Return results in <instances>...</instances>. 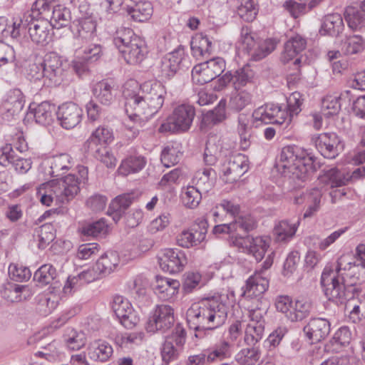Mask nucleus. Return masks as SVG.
<instances>
[{
    "label": "nucleus",
    "mask_w": 365,
    "mask_h": 365,
    "mask_svg": "<svg viewBox=\"0 0 365 365\" xmlns=\"http://www.w3.org/2000/svg\"><path fill=\"white\" fill-rule=\"evenodd\" d=\"M74 165L73 158L68 153H61L44 160L39 168L45 177L58 178L41 184L36 189V197L41 203L51 206L61 205L73 200L80 191V186L88 180V169L78 167V174L63 176Z\"/></svg>",
    "instance_id": "nucleus-1"
},
{
    "label": "nucleus",
    "mask_w": 365,
    "mask_h": 365,
    "mask_svg": "<svg viewBox=\"0 0 365 365\" xmlns=\"http://www.w3.org/2000/svg\"><path fill=\"white\" fill-rule=\"evenodd\" d=\"M167 92L158 81H146L139 85L130 80L123 86L125 111L129 120L124 125L126 135L135 138L139 134V128L156 115L163 106Z\"/></svg>",
    "instance_id": "nucleus-2"
},
{
    "label": "nucleus",
    "mask_w": 365,
    "mask_h": 365,
    "mask_svg": "<svg viewBox=\"0 0 365 365\" xmlns=\"http://www.w3.org/2000/svg\"><path fill=\"white\" fill-rule=\"evenodd\" d=\"M230 300L228 294L207 297L193 303L187 310V321L190 328L200 336L201 331H212L222 326L227 318Z\"/></svg>",
    "instance_id": "nucleus-3"
},
{
    "label": "nucleus",
    "mask_w": 365,
    "mask_h": 365,
    "mask_svg": "<svg viewBox=\"0 0 365 365\" xmlns=\"http://www.w3.org/2000/svg\"><path fill=\"white\" fill-rule=\"evenodd\" d=\"M193 57L197 60H205L192 70V79L195 83L203 85L211 82L225 71V61L220 57L207 59L213 51L212 42L207 36L198 35L190 42Z\"/></svg>",
    "instance_id": "nucleus-4"
},
{
    "label": "nucleus",
    "mask_w": 365,
    "mask_h": 365,
    "mask_svg": "<svg viewBox=\"0 0 365 365\" xmlns=\"http://www.w3.org/2000/svg\"><path fill=\"white\" fill-rule=\"evenodd\" d=\"M314 161V155L308 150L291 145L282 148L277 167L284 177L304 181L316 170Z\"/></svg>",
    "instance_id": "nucleus-5"
},
{
    "label": "nucleus",
    "mask_w": 365,
    "mask_h": 365,
    "mask_svg": "<svg viewBox=\"0 0 365 365\" xmlns=\"http://www.w3.org/2000/svg\"><path fill=\"white\" fill-rule=\"evenodd\" d=\"M303 99L299 92L292 93L287 100V106L267 103L255 109L252 118L255 122L264 124L289 125L292 118L301 111Z\"/></svg>",
    "instance_id": "nucleus-6"
},
{
    "label": "nucleus",
    "mask_w": 365,
    "mask_h": 365,
    "mask_svg": "<svg viewBox=\"0 0 365 365\" xmlns=\"http://www.w3.org/2000/svg\"><path fill=\"white\" fill-rule=\"evenodd\" d=\"M357 267L355 259L350 256H340L336 263L325 266L321 276V285L327 298L341 299L344 296L345 274L346 271Z\"/></svg>",
    "instance_id": "nucleus-7"
},
{
    "label": "nucleus",
    "mask_w": 365,
    "mask_h": 365,
    "mask_svg": "<svg viewBox=\"0 0 365 365\" xmlns=\"http://www.w3.org/2000/svg\"><path fill=\"white\" fill-rule=\"evenodd\" d=\"M113 41L128 64L140 63L148 53L145 42L129 28L118 29Z\"/></svg>",
    "instance_id": "nucleus-8"
},
{
    "label": "nucleus",
    "mask_w": 365,
    "mask_h": 365,
    "mask_svg": "<svg viewBox=\"0 0 365 365\" xmlns=\"http://www.w3.org/2000/svg\"><path fill=\"white\" fill-rule=\"evenodd\" d=\"M100 6L108 14L117 12L118 9L122 7L130 18L137 22L148 21L153 11L150 1L138 0H101Z\"/></svg>",
    "instance_id": "nucleus-9"
},
{
    "label": "nucleus",
    "mask_w": 365,
    "mask_h": 365,
    "mask_svg": "<svg viewBox=\"0 0 365 365\" xmlns=\"http://www.w3.org/2000/svg\"><path fill=\"white\" fill-rule=\"evenodd\" d=\"M195 116V108L193 106L188 103L179 104L173 108L166 122L160 125L158 130L160 133H185L190 129Z\"/></svg>",
    "instance_id": "nucleus-10"
},
{
    "label": "nucleus",
    "mask_w": 365,
    "mask_h": 365,
    "mask_svg": "<svg viewBox=\"0 0 365 365\" xmlns=\"http://www.w3.org/2000/svg\"><path fill=\"white\" fill-rule=\"evenodd\" d=\"M240 42L242 49L255 61L264 58L272 52L278 43L275 38H267L257 43L248 26L241 29Z\"/></svg>",
    "instance_id": "nucleus-11"
},
{
    "label": "nucleus",
    "mask_w": 365,
    "mask_h": 365,
    "mask_svg": "<svg viewBox=\"0 0 365 365\" xmlns=\"http://www.w3.org/2000/svg\"><path fill=\"white\" fill-rule=\"evenodd\" d=\"M190 66V57L185 53L184 47L180 46L161 59L158 76L162 79H170L180 69H187Z\"/></svg>",
    "instance_id": "nucleus-12"
},
{
    "label": "nucleus",
    "mask_w": 365,
    "mask_h": 365,
    "mask_svg": "<svg viewBox=\"0 0 365 365\" xmlns=\"http://www.w3.org/2000/svg\"><path fill=\"white\" fill-rule=\"evenodd\" d=\"M50 24L47 20L36 19L31 15H24L18 24V29L28 31L31 41L41 46H45L51 39Z\"/></svg>",
    "instance_id": "nucleus-13"
},
{
    "label": "nucleus",
    "mask_w": 365,
    "mask_h": 365,
    "mask_svg": "<svg viewBox=\"0 0 365 365\" xmlns=\"http://www.w3.org/2000/svg\"><path fill=\"white\" fill-rule=\"evenodd\" d=\"M208 223L204 218H199L188 229L183 230L176 237L178 245L184 248L197 247L205 242Z\"/></svg>",
    "instance_id": "nucleus-14"
},
{
    "label": "nucleus",
    "mask_w": 365,
    "mask_h": 365,
    "mask_svg": "<svg viewBox=\"0 0 365 365\" xmlns=\"http://www.w3.org/2000/svg\"><path fill=\"white\" fill-rule=\"evenodd\" d=\"M25 98L19 88L9 91L3 97L0 105V115L6 121L14 119L23 110Z\"/></svg>",
    "instance_id": "nucleus-15"
},
{
    "label": "nucleus",
    "mask_w": 365,
    "mask_h": 365,
    "mask_svg": "<svg viewBox=\"0 0 365 365\" xmlns=\"http://www.w3.org/2000/svg\"><path fill=\"white\" fill-rule=\"evenodd\" d=\"M174 322L173 309L166 304L158 305L147 322L146 330L153 333L157 331L164 333L173 327Z\"/></svg>",
    "instance_id": "nucleus-16"
},
{
    "label": "nucleus",
    "mask_w": 365,
    "mask_h": 365,
    "mask_svg": "<svg viewBox=\"0 0 365 365\" xmlns=\"http://www.w3.org/2000/svg\"><path fill=\"white\" fill-rule=\"evenodd\" d=\"M42 63L46 73V79L50 81V86L60 85L63 80L68 62L58 53L50 52L46 54Z\"/></svg>",
    "instance_id": "nucleus-17"
},
{
    "label": "nucleus",
    "mask_w": 365,
    "mask_h": 365,
    "mask_svg": "<svg viewBox=\"0 0 365 365\" xmlns=\"http://www.w3.org/2000/svg\"><path fill=\"white\" fill-rule=\"evenodd\" d=\"M112 309L120 322L126 329H132L140 321L130 302L121 295H115L111 303Z\"/></svg>",
    "instance_id": "nucleus-18"
},
{
    "label": "nucleus",
    "mask_w": 365,
    "mask_h": 365,
    "mask_svg": "<svg viewBox=\"0 0 365 365\" xmlns=\"http://www.w3.org/2000/svg\"><path fill=\"white\" fill-rule=\"evenodd\" d=\"M255 227V222L250 215H245L234 220L228 224L215 225L212 230L214 234H230L232 237L243 238L244 235L252 230Z\"/></svg>",
    "instance_id": "nucleus-19"
},
{
    "label": "nucleus",
    "mask_w": 365,
    "mask_h": 365,
    "mask_svg": "<svg viewBox=\"0 0 365 365\" xmlns=\"http://www.w3.org/2000/svg\"><path fill=\"white\" fill-rule=\"evenodd\" d=\"M83 112L76 103L69 101L58 107L57 120L62 128L70 130L77 126L82 120Z\"/></svg>",
    "instance_id": "nucleus-20"
},
{
    "label": "nucleus",
    "mask_w": 365,
    "mask_h": 365,
    "mask_svg": "<svg viewBox=\"0 0 365 365\" xmlns=\"http://www.w3.org/2000/svg\"><path fill=\"white\" fill-rule=\"evenodd\" d=\"M97 22L91 16L73 21L71 30L73 34L74 40L78 44L92 42L97 37Z\"/></svg>",
    "instance_id": "nucleus-21"
},
{
    "label": "nucleus",
    "mask_w": 365,
    "mask_h": 365,
    "mask_svg": "<svg viewBox=\"0 0 365 365\" xmlns=\"http://www.w3.org/2000/svg\"><path fill=\"white\" fill-rule=\"evenodd\" d=\"M158 262L163 271L175 274L183 269L187 264V259L182 251L169 248L163 250L158 257Z\"/></svg>",
    "instance_id": "nucleus-22"
},
{
    "label": "nucleus",
    "mask_w": 365,
    "mask_h": 365,
    "mask_svg": "<svg viewBox=\"0 0 365 365\" xmlns=\"http://www.w3.org/2000/svg\"><path fill=\"white\" fill-rule=\"evenodd\" d=\"M265 269L256 271L251 275L242 287V295L248 297H258L264 294L269 288V279L267 269L270 265L267 262H264Z\"/></svg>",
    "instance_id": "nucleus-23"
},
{
    "label": "nucleus",
    "mask_w": 365,
    "mask_h": 365,
    "mask_svg": "<svg viewBox=\"0 0 365 365\" xmlns=\"http://www.w3.org/2000/svg\"><path fill=\"white\" fill-rule=\"evenodd\" d=\"M316 148L326 158L334 159L342 148L339 137L334 133H323L314 140Z\"/></svg>",
    "instance_id": "nucleus-24"
},
{
    "label": "nucleus",
    "mask_w": 365,
    "mask_h": 365,
    "mask_svg": "<svg viewBox=\"0 0 365 365\" xmlns=\"http://www.w3.org/2000/svg\"><path fill=\"white\" fill-rule=\"evenodd\" d=\"M180 283L177 279L157 275L153 284L154 293L162 301L174 302L177 297Z\"/></svg>",
    "instance_id": "nucleus-25"
},
{
    "label": "nucleus",
    "mask_w": 365,
    "mask_h": 365,
    "mask_svg": "<svg viewBox=\"0 0 365 365\" xmlns=\"http://www.w3.org/2000/svg\"><path fill=\"white\" fill-rule=\"evenodd\" d=\"M331 324L325 318L317 317L311 319L304 327L303 332L312 343L324 340L330 333Z\"/></svg>",
    "instance_id": "nucleus-26"
},
{
    "label": "nucleus",
    "mask_w": 365,
    "mask_h": 365,
    "mask_svg": "<svg viewBox=\"0 0 365 365\" xmlns=\"http://www.w3.org/2000/svg\"><path fill=\"white\" fill-rule=\"evenodd\" d=\"M307 39L300 34H294L284 43V51L281 56V61L284 63L294 59V64L297 66L301 62V58L297 57L307 47Z\"/></svg>",
    "instance_id": "nucleus-27"
},
{
    "label": "nucleus",
    "mask_w": 365,
    "mask_h": 365,
    "mask_svg": "<svg viewBox=\"0 0 365 365\" xmlns=\"http://www.w3.org/2000/svg\"><path fill=\"white\" fill-rule=\"evenodd\" d=\"M33 292L28 285L8 283L0 287V295L8 302L17 303L28 300L33 296Z\"/></svg>",
    "instance_id": "nucleus-28"
},
{
    "label": "nucleus",
    "mask_w": 365,
    "mask_h": 365,
    "mask_svg": "<svg viewBox=\"0 0 365 365\" xmlns=\"http://www.w3.org/2000/svg\"><path fill=\"white\" fill-rule=\"evenodd\" d=\"M322 197V190L314 187L307 190L306 192L297 195L294 197V202L298 205L305 204L307 208L304 213V217H310L319 210Z\"/></svg>",
    "instance_id": "nucleus-29"
},
{
    "label": "nucleus",
    "mask_w": 365,
    "mask_h": 365,
    "mask_svg": "<svg viewBox=\"0 0 365 365\" xmlns=\"http://www.w3.org/2000/svg\"><path fill=\"white\" fill-rule=\"evenodd\" d=\"M114 139L113 130L106 126H99L90 135L86 141L84 147L87 151L99 149L100 147H106Z\"/></svg>",
    "instance_id": "nucleus-30"
},
{
    "label": "nucleus",
    "mask_w": 365,
    "mask_h": 365,
    "mask_svg": "<svg viewBox=\"0 0 365 365\" xmlns=\"http://www.w3.org/2000/svg\"><path fill=\"white\" fill-rule=\"evenodd\" d=\"M114 86L107 81H101L93 85L92 93L96 100L101 105L109 106L115 98Z\"/></svg>",
    "instance_id": "nucleus-31"
},
{
    "label": "nucleus",
    "mask_w": 365,
    "mask_h": 365,
    "mask_svg": "<svg viewBox=\"0 0 365 365\" xmlns=\"http://www.w3.org/2000/svg\"><path fill=\"white\" fill-rule=\"evenodd\" d=\"M113 349L106 341L97 340L92 342L88 348V355L91 360L97 362H106L112 356Z\"/></svg>",
    "instance_id": "nucleus-32"
},
{
    "label": "nucleus",
    "mask_w": 365,
    "mask_h": 365,
    "mask_svg": "<svg viewBox=\"0 0 365 365\" xmlns=\"http://www.w3.org/2000/svg\"><path fill=\"white\" fill-rule=\"evenodd\" d=\"M146 159L140 154L130 152L129 155L122 160L118 172L120 175H128L142 170L146 165Z\"/></svg>",
    "instance_id": "nucleus-33"
},
{
    "label": "nucleus",
    "mask_w": 365,
    "mask_h": 365,
    "mask_svg": "<svg viewBox=\"0 0 365 365\" xmlns=\"http://www.w3.org/2000/svg\"><path fill=\"white\" fill-rule=\"evenodd\" d=\"M342 17L339 14H330L324 17L319 33L323 36H337L344 30Z\"/></svg>",
    "instance_id": "nucleus-34"
},
{
    "label": "nucleus",
    "mask_w": 365,
    "mask_h": 365,
    "mask_svg": "<svg viewBox=\"0 0 365 365\" xmlns=\"http://www.w3.org/2000/svg\"><path fill=\"white\" fill-rule=\"evenodd\" d=\"M56 108L48 101H43L34 108V117L36 123L41 125H50L56 115Z\"/></svg>",
    "instance_id": "nucleus-35"
},
{
    "label": "nucleus",
    "mask_w": 365,
    "mask_h": 365,
    "mask_svg": "<svg viewBox=\"0 0 365 365\" xmlns=\"http://www.w3.org/2000/svg\"><path fill=\"white\" fill-rule=\"evenodd\" d=\"M50 25L57 29L69 25L71 20L70 8L58 4L52 7V13L50 16Z\"/></svg>",
    "instance_id": "nucleus-36"
},
{
    "label": "nucleus",
    "mask_w": 365,
    "mask_h": 365,
    "mask_svg": "<svg viewBox=\"0 0 365 365\" xmlns=\"http://www.w3.org/2000/svg\"><path fill=\"white\" fill-rule=\"evenodd\" d=\"M245 246L248 252L257 261H260L269 247V242L267 238L262 237H247L244 240Z\"/></svg>",
    "instance_id": "nucleus-37"
},
{
    "label": "nucleus",
    "mask_w": 365,
    "mask_h": 365,
    "mask_svg": "<svg viewBox=\"0 0 365 365\" xmlns=\"http://www.w3.org/2000/svg\"><path fill=\"white\" fill-rule=\"evenodd\" d=\"M234 344L228 339L223 338L217 342L210 350L207 351L212 362L222 361L232 356Z\"/></svg>",
    "instance_id": "nucleus-38"
},
{
    "label": "nucleus",
    "mask_w": 365,
    "mask_h": 365,
    "mask_svg": "<svg viewBox=\"0 0 365 365\" xmlns=\"http://www.w3.org/2000/svg\"><path fill=\"white\" fill-rule=\"evenodd\" d=\"M262 351L259 346L242 348L235 356L239 365H257L260 361Z\"/></svg>",
    "instance_id": "nucleus-39"
},
{
    "label": "nucleus",
    "mask_w": 365,
    "mask_h": 365,
    "mask_svg": "<svg viewBox=\"0 0 365 365\" xmlns=\"http://www.w3.org/2000/svg\"><path fill=\"white\" fill-rule=\"evenodd\" d=\"M120 262V258L115 252H107L97 260L96 269L101 275H107L115 270Z\"/></svg>",
    "instance_id": "nucleus-40"
},
{
    "label": "nucleus",
    "mask_w": 365,
    "mask_h": 365,
    "mask_svg": "<svg viewBox=\"0 0 365 365\" xmlns=\"http://www.w3.org/2000/svg\"><path fill=\"white\" fill-rule=\"evenodd\" d=\"M200 188V187L192 185H188L182 188L180 200L185 207L189 209H195L199 205L202 200Z\"/></svg>",
    "instance_id": "nucleus-41"
},
{
    "label": "nucleus",
    "mask_w": 365,
    "mask_h": 365,
    "mask_svg": "<svg viewBox=\"0 0 365 365\" xmlns=\"http://www.w3.org/2000/svg\"><path fill=\"white\" fill-rule=\"evenodd\" d=\"M148 285L147 277L140 274L127 282L126 289L130 294L135 298H140L145 296Z\"/></svg>",
    "instance_id": "nucleus-42"
},
{
    "label": "nucleus",
    "mask_w": 365,
    "mask_h": 365,
    "mask_svg": "<svg viewBox=\"0 0 365 365\" xmlns=\"http://www.w3.org/2000/svg\"><path fill=\"white\" fill-rule=\"evenodd\" d=\"M344 296L341 299L327 298L329 301L335 303H343L346 300H352L353 302L356 299L358 302H361V299H365V285L363 284H348L344 283Z\"/></svg>",
    "instance_id": "nucleus-43"
},
{
    "label": "nucleus",
    "mask_w": 365,
    "mask_h": 365,
    "mask_svg": "<svg viewBox=\"0 0 365 365\" xmlns=\"http://www.w3.org/2000/svg\"><path fill=\"white\" fill-rule=\"evenodd\" d=\"M226 101L220 100L217 106L212 110L206 113L202 120V125L206 127H210L217 124L225 119Z\"/></svg>",
    "instance_id": "nucleus-44"
},
{
    "label": "nucleus",
    "mask_w": 365,
    "mask_h": 365,
    "mask_svg": "<svg viewBox=\"0 0 365 365\" xmlns=\"http://www.w3.org/2000/svg\"><path fill=\"white\" fill-rule=\"evenodd\" d=\"M63 340L67 347L73 351L79 350L86 343V337L83 331H78L73 328H67L63 334Z\"/></svg>",
    "instance_id": "nucleus-45"
},
{
    "label": "nucleus",
    "mask_w": 365,
    "mask_h": 365,
    "mask_svg": "<svg viewBox=\"0 0 365 365\" xmlns=\"http://www.w3.org/2000/svg\"><path fill=\"white\" fill-rule=\"evenodd\" d=\"M81 47L76 48V52L78 55H81V58L84 61L96 62L102 56L103 51L102 46L98 43H81Z\"/></svg>",
    "instance_id": "nucleus-46"
},
{
    "label": "nucleus",
    "mask_w": 365,
    "mask_h": 365,
    "mask_svg": "<svg viewBox=\"0 0 365 365\" xmlns=\"http://www.w3.org/2000/svg\"><path fill=\"white\" fill-rule=\"evenodd\" d=\"M58 277L56 269L50 264L41 265L34 274V280L44 286L54 282Z\"/></svg>",
    "instance_id": "nucleus-47"
},
{
    "label": "nucleus",
    "mask_w": 365,
    "mask_h": 365,
    "mask_svg": "<svg viewBox=\"0 0 365 365\" xmlns=\"http://www.w3.org/2000/svg\"><path fill=\"white\" fill-rule=\"evenodd\" d=\"M252 96L246 90H242L232 94L230 98L228 107L230 110L240 112L252 103Z\"/></svg>",
    "instance_id": "nucleus-48"
},
{
    "label": "nucleus",
    "mask_w": 365,
    "mask_h": 365,
    "mask_svg": "<svg viewBox=\"0 0 365 365\" xmlns=\"http://www.w3.org/2000/svg\"><path fill=\"white\" fill-rule=\"evenodd\" d=\"M299 221L297 220L294 222H289L287 220L280 221L274 227V234L278 241H285L292 238L297 230Z\"/></svg>",
    "instance_id": "nucleus-49"
},
{
    "label": "nucleus",
    "mask_w": 365,
    "mask_h": 365,
    "mask_svg": "<svg viewBox=\"0 0 365 365\" xmlns=\"http://www.w3.org/2000/svg\"><path fill=\"white\" fill-rule=\"evenodd\" d=\"M344 16L348 26L353 30L359 29L365 26V11H359L356 7H347Z\"/></svg>",
    "instance_id": "nucleus-50"
},
{
    "label": "nucleus",
    "mask_w": 365,
    "mask_h": 365,
    "mask_svg": "<svg viewBox=\"0 0 365 365\" xmlns=\"http://www.w3.org/2000/svg\"><path fill=\"white\" fill-rule=\"evenodd\" d=\"M264 326L260 324L249 323L245 329L244 341L248 346H257L263 337Z\"/></svg>",
    "instance_id": "nucleus-51"
},
{
    "label": "nucleus",
    "mask_w": 365,
    "mask_h": 365,
    "mask_svg": "<svg viewBox=\"0 0 365 365\" xmlns=\"http://www.w3.org/2000/svg\"><path fill=\"white\" fill-rule=\"evenodd\" d=\"M311 311V304L304 299L296 300L293 302L291 312L289 314V320L298 322L307 317Z\"/></svg>",
    "instance_id": "nucleus-52"
},
{
    "label": "nucleus",
    "mask_w": 365,
    "mask_h": 365,
    "mask_svg": "<svg viewBox=\"0 0 365 365\" xmlns=\"http://www.w3.org/2000/svg\"><path fill=\"white\" fill-rule=\"evenodd\" d=\"M221 145L215 139H209L203 154L205 165L212 166L217 162L221 153Z\"/></svg>",
    "instance_id": "nucleus-53"
},
{
    "label": "nucleus",
    "mask_w": 365,
    "mask_h": 365,
    "mask_svg": "<svg viewBox=\"0 0 365 365\" xmlns=\"http://www.w3.org/2000/svg\"><path fill=\"white\" fill-rule=\"evenodd\" d=\"M258 12L256 0H240L237 8V14L245 21H252Z\"/></svg>",
    "instance_id": "nucleus-54"
},
{
    "label": "nucleus",
    "mask_w": 365,
    "mask_h": 365,
    "mask_svg": "<svg viewBox=\"0 0 365 365\" xmlns=\"http://www.w3.org/2000/svg\"><path fill=\"white\" fill-rule=\"evenodd\" d=\"M322 180L331 187H341L348 182V178L336 168H332L324 171Z\"/></svg>",
    "instance_id": "nucleus-55"
},
{
    "label": "nucleus",
    "mask_w": 365,
    "mask_h": 365,
    "mask_svg": "<svg viewBox=\"0 0 365 365\" xmlns=\"http://www.w3.org/2000/svg\"><path fill=\"white\" fill-rule=\"evenodd\" d=\"M107 230V224L104 219L90 222L82 226L79 231L84 237H95L104 233Z\"/></svg>",
    "instance_id": "nucleus-56"
},
{
    "label": "nucleus",
    "mask_w": 365,
    "mask_h": 365,
    "mask_svg": "<svg viewBox=\"0 0 365 365\" xmlns=\"http://www.w3.org/2000/svg\"><path fill=\"white\" fill-rule=\"evenodd\" d=\"M227 160L232 167L233 173L237 174L239 179L248 171L249 160L245 155L237 153L230 156Z\"/></svg>",
    "instance_id": "nucleus-57"
},
{
    "label": "nucleus",
    "mask_w": 365,
    "mask_h": 365,
    "mask_svg": "<svg viewBox=\"0 0 365 365\" xmlns=\"http://www.w3.org/2000/svg\"><path fill=\"white\" fill-rule=\"evenodd\" d=\"M171 215L168 212H163L153 219L148 226L149 233L154 235L165 230L171 222Z\"/></svg>",
    "instance_id": "nucleus-58"
},
{
    "label": "nucleus",
    "mask_w": 365,
    "mask_h": 365,
    "mask_svg": "<svg viewBox=\"0 0 365 365\" xmlns=\"http://www.w3.org/2000/svg\"><path fill=\"white\" fill-rule=\"evenodd\" d=\"M182 153L174 146H166L161 152L160 160L163 165L170 168L177 164L181 158Z\"/></svg>",
    "instance_id": "nucleus-59"
},
{
    "label": "nucleus",
    "mask_w": 365,
    "mask_h": 365,
    "mask_svg": "<svg viewBox=\"0 0 365 365\" xmlns=\"http://www.w3.org/2000/svg\"><path fill=\"white\" fill-rule=\"evenodd\" d=\"M364 45V41L361 36L354 35L346 38L342 43V51L346 54H354L361 51Z\"/></svg>",
    "instance_id": "nucleus-60"
},
{
    "label": "nucleus",
    "mask_w": 365,
    "mask_h": 365,
    "mask_svg": "<svg viewBox=\"0 0 365 365\" xmlns=\"http://www.w3.org/2000/svg\"><path fill=\"white\" fill-rule=\"evenodd\" d=\"M53 227L51 224L43 225L38 231V247L43 250L55 239Z\"/></svg>",
    "instance_id": "nucleus-61"
},
{
    "label": "nucleus",
    "mask_w": 365,
    "mask_h": 365,
    "mask_svg": "<svg viewBox=\"0 0 365 365\" xmlns=\"http://www.w3.org/2000/svg\"><path fill=\"white\" fill-rule=\"evenodd\" d=\"M9 277L16 282L27 281L31 277V272L27 267L19 264H11L8 268Z\"/></svg>",
    "instance_id": "nucleus-62"
},
{
    "label": "nucleus",
    "mask_w": 365,
    "mask_h": 365,
    "mask_svg": "<svg viewBox=\"0 0 365 365\" xmlns=\"http://www.w3.org/2000/svg\"><path fill=\"white\" fill-rule=\"evenodd\" d=\"M322 109L327 116L335 115L341 109V103L339 96H327L323 98Z\"/></svg>",
    "instance_id": "nucleus-63"
},
{
    "label": "nucleus",
    "mask_w": 365,
    "mask_h": 365,
    "mask_svg": "<svg viewBox=\"0 0 365 365\" xmlns=\"http://www.w3.org/2000/svg\"><path fill=\"white\" fill-rule=\"evenodd\" d=\"M88 152L108 168H114L116 165L115 158L108 151L107 147H100L99 149Z\"/></svg>",
    "instance_id": "nucleus-64"
}]
</instances>
